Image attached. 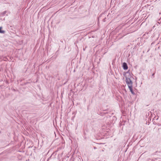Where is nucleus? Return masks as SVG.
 <instances>
[{
    "label": "nucleus",
    "instance_id": "nucleus-3",
    "mask_svg": "<svg viewBox=\"0 0 161 161\" xmlns=\"http://www.w3.org/2000/svg\"><path fill=\"white\" fill-rule=\"evenodd\" d=\"M132 85H130V86L129 85V86H128V87L130 90V91L131 92V93L132 94H135V93L134 92H133V90L132 89Z\"/></svg>",
    "mask_w": 161,
    "mask_h": 161
},
{
    "label": "nucleus",
    "instance_id": "nucleus-9",
    "mask_svg": "<svg viewBox=\"0 0 161 161\" xmlns=\"http://www.w3.org/2000/svg\"><path fill=\"white\" fill-rule=\"evenodd\" d=\"M105 19H104V20H103V21L104 22H105Z\"/></svg>",
    "mask_w": 161,
    "mask_h": 161
},
{
    "label": "nucleus",
    "instance_id": "nucleus-5",
    "mask_svg": "<svg viewBox=\"0 0 161 161\" xmlns=\"http://www.w3.org/2000/svg\"><path fill=\"white\" fill-rule=\"evenodd\" d=\"M160 23H161V21H160V22H158L157 23V25H159L160 24Z\"/></svg>",
    "mask_w": 161,
    "mask_h": 161
},
{
    "label": "nucleus",
    "instance_id": "nucleus-8",
    "mask_svg": "<svg viewBox=\"0 0 161 161\" xmlns=\"http://www.w3.org/2000/svg\"><path fill=\"white\" fill-rule=\"evenodd\" d=\"M5 13H6V11H5V12H4V14H5Z\"/></svg>",
    "mask_w": 161,
    "mask_h": 161
},
{
    "label": "nucleus",
    "instance_id": "nucleus-6",
    "mask_svg": "<svg viewBox=\"0 0 161 161\" xmlns=\"http://www.w3.org/2000/svg\"><path fill=\"white\" fill-rule=\"evenodd\" d=\"M154 74H155V73H153V74H152V76L153 77V78H154Z\"/></svg>",
    "mask_w": 161,
    "mask_h": 161
},
{
    "label": "nucleus",
    "instance_id": "nucleus-10",
    "mask_svg": "<svg viewBox=\"0 0 161 161\" xmlns=\"http://www.w3.org/2000/svg\"><path fill=\"white\" fill-rule=\"evenodd\" d=\"M5 58V59H4V61H6V58Z\"/></svg>",
    "mask_w": 161,
    "mask_h": 161
},
{
    "label": "nucleus",
    "instance_id": "nucleus-12",
    "mask_svg": "<svg viewBox=\"0 0 161 161\" xmlns=\"http://www.w3.org/2000/svg\"><path fill=\"white\" fill-rule=\"evenodd\" d=\"M5 58V59H4V61H6V58Z\"/></svg>",
    "mask_w": 161,
    "mask_h": 161
},
{
    "label": "nucleus",
    "instance_id": "nucleus-7",
    "mask_svg": "<svg viewBox=\"0 0 161 161\" xmlns=\"http://www.w3.org/2000/svg\"><path fill=\"white\" fill-rule=\"evenodd\" d=\"M93 148L95 149H97V147H94Z\"/></svg>",
    "mask_w": 161,
    "mask_h": 161
},
{
    "label": "nucleus",
    "instance_id": "nucleus-11",
    "mask_svg": "<svg viewBox=\"0 0 161 161\" xmlns=\"http://www.w3.org/2000/svg\"><path fill=\"white\" fill-rule=\"evenodd\" d=\"M5 58V59H4V61H6V58Z\"/></svg>",
    "mask_w": 161,
    "mask_h": 161
},
{
    "label": "nucleus",
    "instance_id": "nucleus-4",
    "mask_svg": "<svg viewBox=\"0 0 161 161\" xmlns=\"http://www.w3.org/2000/svg\"><path fill=\"white\" fill-rule=\"evenodd\" d=\"M2 27H0V33H2V34H4L5 33V31L4 30H1L2 29Z\"/></svg>",
    "mask_w": 161,
    "mask_h": 161
},
{
    "label": "nucleus",
    "instance_id": "nucleus-1",
    "mask_svg": "<svg viewBox=\"0 0 161 161\" xmlns=\"http://www.w3.org/2000/svg\"><path fill=\"white\" fill-rule=\"evenodd\" d=\"M125 82L128 86L132 85V82L130 78L126 77Z\"/></svg>",
    "mask_w": 161,
    "mask_h": 161
},
{
    "label": "nucleus",
    "instance_id": "nucleus-2",
    "mask_svg": "<svg viewBox=\"0 0 161 161\" xmlns=\"http://www.w3.org/2000/svg\"><path fill=\"white\" fill-rule=\"evenodd\" d=\"M122 67L123 69L125 70H127L128 68L127 64L125 62L123 63V64Z\"/></svg>",
    "mask_w": 161,
    "mask_h": 161
}]
</instances>
